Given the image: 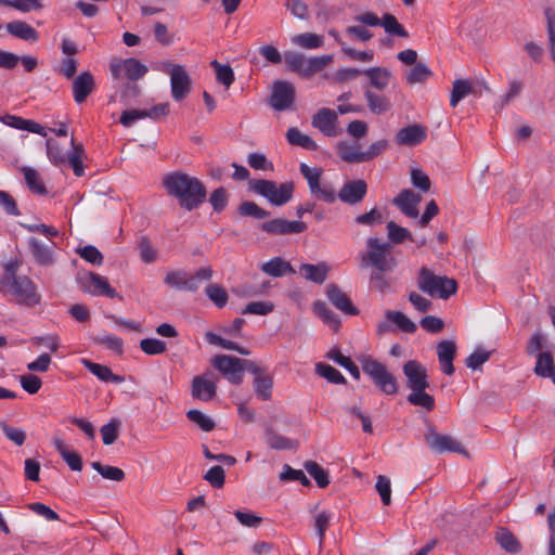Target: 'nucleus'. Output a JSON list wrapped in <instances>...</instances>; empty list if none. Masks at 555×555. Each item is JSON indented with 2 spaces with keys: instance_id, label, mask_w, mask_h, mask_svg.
Returning <instances> with one entry per match:
<instances>
[{
  "instance_id": "f257e3e1",
  "label": "nucleus",
  "mask_w": 555,
  "mask_h": 555,
  "mask_svg": "<svg viewBox=\"0 0 555 555\" xmlns=\"http://www.w3.org/2000/svg\"><path fill=\"white\" fill-rule=\"evenodd\" d=\"M163 182L168 194L176 197L180 206L189 211L206 199V188L196 177L177 171L165 176Z\"/></svg>"
},
{
  "instance_id": "f03ea898",
  "label": "nucleus",
  "mask_w": 555,
  "mask_h": 555,
  "mask_svg": "<svg viewBox=\"0 0 555 555\" xmlns=\"http://www.w3.org/2000/svg\"><path fill=\"white\" fill-rule=\"evenodd\" d=\"M0 291L22 306L34 307L41 301V295L36 283L27 275L7 272L0 279Z\"/></svg>"
},
{
  "instance_id": "7ed1b4c3",
  "label": "nucleus",
  "mask_w": 555,
  "mask_h": 555,
  "mask_svg": "<svg viewBox=\"0 0 555 555\" xmlns=\"http://www.w3.org/2000/svg\"><path fill=\"white\" fill-rule=\"evenodd\" d=\"M47 156L51 164L57 167L68 165L76 177L85 175L83 159L86 152L81 144H76L74 139L70 141V150L64 152L63 149L52 139L46 142Z\"/></svg>"
},
{
  "instance_id": "20e7f679",
  "label": "nucleus",
  "mask_w": 555,
  "mask_h": 555,
  "mask_svg": "<svg viewBox=\"0 0 555 555\" xmlns=\"http://www.w3.org/2000/svg\"><path fill=\"white\" fill-rule=\"evenodd\" d=\"M361 369L375 387L385 395H397L399 385L396 376L390 373L387 366L371 356L362 354L358 358Z\"/></svg>"
},
{
  "instance_id": "39448f33",
  "label": "nucleus",
  "mask_w": 555,
  "mask_h": 555,
  "mask_svg": "<svg viewBox=\"0 0 555 555\" xmlns=\"http://www.w3.org/2000/svg\"><path fill=\"white\" fill-rule=\"evenodd\" d=\"M420 291L431 297L448 299L456 293L457 283L455 280L443 275H436L427 268H422L417 276Z\"/></svg>"
},
{
  "instance_id": "423d86ee",
  "label": "nucleus",
  "mask_w": 555,
  "mask_h": 555,
  "mask_svg": "<svg viewBox=\"0 0 555 555\" xmlns=\"http://www.w3.org/2000/svg\"><path fill=\"white\" fill-rule=\"evenodd\" d=\"M255 193L263 196L270 204L282 206L291 201L294 192L292 182L276 183L270 180H256L251 182Z\"/></svg>"
},
{
  "instance_id": "0eeeda50",
  "label": "nucleus",
  "mask_w": 555,
  "mask_h": 555,
  "mask_svg": "<svg viewBox=\"0 0 555 555\" xmlns=\"http://www.w3.org/2000/svg\"><path fill=\"white\" fill-rule=\"evenodd\" d=\"M388 244L376 237L367 240V253L362 257L363 266L371 264L379 271H390L395 264L389 257Z\"/></svg>"
},
{
  "instance_id": "6e6552de",
  "label": "nucleus",
  "mask_w": 555,
  "mask_h": 555,
  "mask_svg": "<svg viewBox=\"0 0 555 555\" xmlns=\"http://www.w3.org/2000/svg\"><path fill=\"white\" fill-rule=\"evenodd\" d=\"M427 447L435 453L455 452L468 456L466 449L451 435L439 434L434 426H428L425 435Z\"/></svg>"
},
{
  "instance_id": "1a4fd4ad",
  "label": "nucleus",
  "mask_w": 555,
  "mask_h": 555,
  "mask_svg": "<svg viewBox=\"0 0 555 555\" xmlns=\"http://www.w3.org/2000/svg\"><path fill=\"white\" fill-rule=\"evenodd\" d=\"M211 364L231 384L238 385L242 383L245 364L243 359L227 354H219L212 358Z\"/></svg>"
},
{
  "instance_id": "9d476101",
  "label": "nucleus",
  "mask_w": 555,
  "mask_h": 555,
  "mask_svg": "<svg viewBox=\"0 0 555 555\" xmlns=\"http://www.w3.org/2000/svg\"><path fill=\"white\" fill-rule=\"evenodd\" d=\"M109 69L115 79L126 77L130 80L141 79L149 70L142 62L134 57L113 59L109 63Z\"/></svg>"
},
{
  "instance_id": "9b49d317",
  "label": "nucleus",
  "mask_w": 555,
  "mask_h": 555,
  "mask_svg": "<svg viewBox=\"0 0 555 555\" xmlns=\"http://www.w3.org/2000/svg\"><path fill=\"white\" fill-rule=\"evenodd\" d=\"M218 378L212 372H205L193 377L191 383V396L199 401L212 400L217 392Z\"/></svg>"
},
{
  "instance_id": "f8f14e48",
  "label": "nucleus",
  "mask_w": 555,
  "mask_h": 555,
  "mask_svg": "<svg viewBox=\"0 0 555 555\" xmlns=\"http://www.w3.org/2000/svg\"><path fill=\"white\" fill-rule=\"evenodd\" d=\"M80 285L83 292L93 296H105L107 298H116L118 296L115 288H113L108 280L99 273L89 272L80 278Z\"/></svg>"
},
{
  "instance_id": "ddd939ff",
  "label": "nucleus",
  "mask_w": 555,
  "mask_h": 555,
  "mask_svg": "<svg viewBox=\"0 0 555 555\" xmlns=\"http://www.w3.org/2000/svg\"><path fill=\"white\" fill-rule=\"evenodd\" d=\"M403 374L406 378V386L412 390H426L429 387L427 369L416 360L404 363Z\"/></svg>"
},
{
  "instance_id": "4468645a",
  "label": "nucleus",
  "mask_w": 555,
  "mask_h": 555,
  "mask_svg": "<svg viewBox=\"0 0 555 555\" xmlns=\"http://www.w3.org/2000/svg\"><path fill=\"white\" fill-rule=\"evenodd\" d=\"M28 247L35 262L42 267H51L56 261V253L54 249V243L46 244L36 237H29Z\"/></svg>"
},
{
  "instance_id": "2eb2a0df",
  "label": "nucleus",
  "mask_w": 555,
  "mask_h": 555,
  "mask_svg": "<svg viewBox=\"0 0 555 555\" xmlns=\"http://www.w3.org/2000/svg\"><path fill=\"white\" fill-rule=\"evenodd\" d=\"M294 94V88L289 82L276 81L272 88L270 105L275 111H285L292 106Z\"/></svg>"
},
{
  "instance_id": "dca6fc26",
  "label": "nucleus",
  "mask_w": 555,
  "mask_h": 555,
  "mask_svg": "<svg viewBox=\"0 0 555 555\" xmlns=\"http://www.w3.org/2000/svg\"><path fill=\"white\" fill-rule=\"evenodd\" d=\"M325 295L332 305L348 315H357L359 310L354 307L349 296L336 284H328L325 287Z\"/></svg>"
},
{
  "instance_id": "f3484780",
  "label": "nucleus",
  "mask_w": 555,
  "mask_h": 555,
  "mask_svg": "<svg viewBox=\"0 0 555 555\" xmlns=\"http://www.w3.org/2000/svg\"><path fill=\"white\" fill-rule=\"evenodd\" d=\"M367 192L366 182L362 179L347 181L339 190L337 197L346 204L356 205L362 202Z\"/></svg>"
},
{
  "instance_id": "a211bd4d",
  "label": "nucleus",
  "mask_w": 555,
  "mask_h": 555,
  "mask_svg": "<svg viewBox=\"0 0 555 555\" xmlns=\"http://www.w3.org/2000/svg\"><path fill=\"white\" fill-rule=\"evenodd\" d=\"M305 229L306 224L298 220L288 221L286 219H272L261 224L262 231L274 235L300 233Z\"/></svg>"
},
{
  "instance_id": "6ab92c4d",
  "label": "nucleus",
  "mask_w": 555,
  "mask_h": 555,
  "mask_svg": "<svg viewBox=\"0 0 555 555\" xmlns=\"http://www.w3.org/2000/svg\"><path fill=\"white\" fill-rule=\"evenodd\" d=\"M192 80L191 77L182 65L170 77V91L175 101L183 100L191 91Z\"/></svg>"
},
{
  "instance_id": "aec40b11",
  "label": "nucleus",
  "mask_w": 555,
  "mask_h": 555,
  "mask_svg": "<svg viewBox=\"0 0 555 555\" xmlns=\"http://www.w3.org/2000/svg\"><path fill=\"white\" fill-rule=\"evenodd\" d=\"M314 127L326 137L338 135L337 114L330 108H321L314 114Z\"/></svg>"
},
{
  "instance_id": "412c9836",
  "label": "nucleus",
  "mask_w": 555,
  "mask_h": 555,
  "mask_svg": "<svg viewBox=\"0 0 555 555\" xmlns=\"http://www.w3.org/2000/svg\"><path fill=\"white\" fill-rule=\"evenodd\" d=\"M427 138L426 129L421 125H410L400 129L396 134V143L403 146H415Z\"/></svg>"
},
{
  "instance_id": "4be33fe9",
  "label": "nucleus",
  "mask_w": 555,
  "mask_h": 555,
  "mask_svg": "<svg viewBox=\"0 0 555 555\" xmlns=\"http://www.w3.org/2000/svg\"><path fill=\"white\" fill-rule=\"evenodd\" d=\"M95 86L94 77L90 72L80 73L73 80V98L77 104L83 103Z\"/></svg>"
},
{
  "instance_id": "5701e85b",
  "label": "nucleus",
  "mask_w": 555,
  "mask_h": 555,
  "mask_svg": "<svg viewBox=\"0 0 555 555\" xmlns=\"http://www.w3.org/2000/svg\"><path fill=\"white\" fill-rule=\"evenodd\" d=\"M456 354V344L454 340H441L437 344V357L441 365V370L447 375L454 373L453 360Z\"/></svg>"
},
{
  "instance_id": "b1692460",
  "label": "nucleus",
  "mask_w": 555,
  "mask_h": 555,
  "mask_svg": "<svg viewBox=\"0 0 555 555\" xmlns=\"http://www.w3.org/2000/svg\"><path fill=\"white\" fill-rule=\"evenodd\" d=\"M284 61L289 70L300 76L308 77L312 74V57L305 56L296 51H286Z\"/></svg>"
},
{
  "instance_id": "393cba45",
  "label": "nucleus",
  "mask_w": 555,
  "mask_h": 555,
  "mask_svg": "<svg viewBox=\"0 0 555 555\" xmlns=\"http://www.w3.org/2000/svg\"><path fill=\"white\" fill-rule=\"evenodd\" d=\"M421 195L411 190H403L393 199V204L408 217L416 218L418 216L417 206L421 203Z\"/></svg>"
},
{
  "instance_id": "a878e982",
  "label": "nucleus",
  "mask_w": 555,
  "mask_h": 555,
  "mask_svg": "<svg viewBox=\"0 0 555 555\" xmlns=\"http://www.w3.org/2000/svg\"><path fill=\"white\" fill-rule=\"evenodd\" d=\"M165 284L183 292H195L197 284L195 278L183 270L169 271L165 276Z\"/></svg>"
},
{
  "instance_id": "bb28decb",
  "label": "nucleus",
  "mask_w": 555,
  "mask_h": 555,
  "mask_svg": "<svg viewBox=\"0 0 555 555\" xmlns=\"http://www.w3.org/2000/svg\"><path fill=\"white\" fill-rule=\"evenodd\" d=\"M21 62L26 72L30 73L38 66V60L31 55L20 57L13 52L0 50V68L12 69Z\"/></svg>"
},
{
  "instance_id": "cd10ccee",
  "label": "nucleus",
  "mask_w": 555,
  "mask_h": 555,
  "mask_svg": "<svg viewBox=\"0 0 555 555\" xmlns=\"http://www.w3.org/2000/svg\"><path fill=\"white\" fill-rule=\"evenodd\" d=\"M80 362L90 373L104 383L121 384L125 380L124 376L114 374L106 365L94 363L85 358Z\"/></svg>"
},
{
  "instance_id": "c85d7f7f",
  "label": "nucleus",
  "mask_w": 555,
  "mask_h": 555,
  "mask_svg": "<svg viewBox=\"0 0 555 555\" xmlns=\"http://www.w3.org/2000/svg\"><path fill=\"white\" fill-rule=\"evenodd\" d=\"M5 28L11 36L25 41L36 42L39 39L38 31L24 21H12Z\"/></svg>"
},
{
  "instance_id": "c756f323",
  "label": "nucleus",
  "mask_w": 555,
  "mask_h": 555,
  "mask_svg": "<svg viewBox=\"0 0 555 555\" xmlns=\"http://www.w3.org/2000/svg\"><path fill=\"white\" fill-rule=\"evenodd\" d=\"M260 269L263 273L273 278H280L286 274L295 273V269L291 266V263L281 257H274L269 261L261 263Z\"/></svg>"
},
{
  "instance_id": "7c9ffc66",
  "label": "nucleus",
  "mask_w": 555,
  "mask_h": 555,
  "mask_svg": "<svg viewBox=\"0 0 555 555\" xmlns=\"http://www.w3.org/2000/svg\"><path fill=\"white\" fill-rule=\"evenodd\" d=\"M53 444L72 470L80 472L82 469L81 456L77 452L68 450L62 439L54 438Z\"/></svg>"
},
{
  "instance_id": "2f4dec72",
  "label": "nucleus",
  "mask_w": 555,
  "mask_h": 555,
  "mask_svg": "<svg viewBox=\"0 0 555 555\" xmlns=\"http://www.w3.org/2000/svg\"><path fill=\"white\" fill-rule=\"evenodd\" d=\"M470 93H476V89L473 83L465 79H456L453 81L450 105L455 107L460 101L466 98Z\"/></svg>"
},
{
  "instance_id": "473e14b6",
  "label": "nucleus",
  "mask_w": 555,
  "mask_h": 555,
  "mask_svg": "<svg viewBox=\"0 0 555 555\" xmlns=\"http://www.w3.org/2000/svg\"><path fill=\"white\" fill-rule=\"evenodd\" d=\"M534 372L541 377H550L555 384V367L553 357L550 352L538 354Z\"/></svg>"
},
{
  "instance_id": "72a5a7b5",
  "label": "nucleus",
  "mask_w": 555,
  "mask_h": 555,
  "mask_svg": "<svg viewBox=\"0 0 555 555\" xmlns=\"http://www.w3.org/2000/svg\"><path fill=\"white\" fill-rule=\"evenodd\" d=\"M364 74L369 77L370 83L378 90H384L391 78V73L384 67H372L364 70Z\"/></svg>"
},
{
  "instance_id": "f704fd0d",
  "label": "nucleus",
  "mask_w": 555,
  "mask_h": 555,
  "mask_svg": "<svg viewBox=\"0 0 555 555\" xmlns=\"http://www.w3.org/2000/svg\"><path fill=\"white\" fill-rule=\"evenodd\" d=\"M387 321L395 324L404 333H414L417 328L416 324L408 318L403 312L387 310L385 312Z\"/></svg>"
},
{
  "instance_id": "c9c22d12",
  "label": "nucleus",
  "mask_w": 555,
  "mask_h": 555,
  "mask_svg": "<svg viewBox=\"0 0 555 555\" xmlns=\"http://www.w3.org/2000/svg\"><path fill=\"white\" fill-rule=\"evenodd\" d=\"M364 95L367 106L373 114H384L391 107L390 101L384 95H378L370 90H366Z\"/></svg>"
},
{
  "instance_id": "e433bc0d",
  "label": "nucleus",
  "mask_w": 555,
  "mask_h": 555,
  "mask_svg": "<svg viewBox=\"0 0 555 555\" xmlns=\"http://www.w3.org/2000/svg\"><path fill=\"white\" fill-rule=\"evenodd\" d=\"M205 338L207 343L210 345L218 346L227 350H233L243 356H248L250 353L248 349L240 347L236 343L222 338L220 335L216 333L207 332Z\"/></svg>"
},
{
  "instance_id": "4c0bfd02",
  "label": "nucleus",
  "mask_w": 555,
  "mask_h": 555,
  "mask_svg": "<svg viewBox=\"0 0 555 555\" xmlns=\"http://www.w3.org/2000/svg\"><path fill=\"white\" fill-rule=\"evenodd\" d=\"M338 154L347 163L365 162L364 152L360 151L358 144L340 143Z\"/></svg>"
},
{
  "instance_id": "58836bf2",
  "label": "nucleus",
  "mask_w": 555,
  "mask_h": 555,
  "mask_svg": "<svg viewBox=\"0 0 555 555\" xmlns=\"http://www.w3.org/2000/svg\"><path fill=\"white\" fill-rule=\"evenodd\" d=\"M314 312L333 331H337L339 328V318L324 302H314Z\"/></svg>"
},
{
  "instance_id": "ea45409f",
  "label": "nucleus",
  "mask_w": 555,
  "mask_h": 555,
  "mask_svg": "<svg viewBox=\"0 0 555 555\" xmlns=\"http://www.w3.org/2000/svg\"><path fill=\"white\" fill-rule=\"evenodd\" d=\"M266 442L275 450H291L295 448V441L275 433L271 428L266 430Z\"/></svg>"
},
{
  "instance_id": "a19ab883",
  "label": "nucleus",
  "mask_w": 555,
  "mask_h": 555,
  "mask_svg": "<svg viewBox=\"0 0 555 555\" xmlns=\"http://www.w3.org/2000/svg\"><path fill=\"white\" fill-rule=\"evenodd\" d=\"M406 399L412 405L421 406L428 412L435 409L434 397L425 390H412Z\"/></svg>"
},
{
  "instance_id": "79ce46f5",
  "label": "nucleus",
  "mask_w": 555,
  "mask_h": 555,
  "mask_svg": "<svg viewBox=\"0 0 555 555\" xmlns=\"http://www.w3.org/2000/svg\"><path fill=\"white\" fill-rule=\"evenodd\" d=\"M273 382L269 375H258L254 379V390L261 400H269L272 395Z\"/></svg>"
},
{
  "instance_id": "37998d69",
  "label": "nucleus",
  "mask_w": 555,
  "mask_h": 555,
  "mask_svg": "<svg viewBox=\"0 0 555 555\" xmlns=\"http://www.w3.org/2000/svg\"><path fill=\"white\" fill-rule=\"evenodd\" d=\"M328 358L347 370L354 379H360V370L349 357L344 356L339 350H332L328 352Z\"/></svg>"
},
{
  "instance_id": "c03bdc74",
  "label": "nucleus",
  "mask_w": 555,
  "mask_h": 555,
  "mask_svg": "<svg viewBox=\"0 0 555 555\" xmlns=\"http://www.w3.org/2000/svg\"><path fill=\"white\" fill-rule=\"evenodd\" d=\"M210 65L215 68L217 81L223 85L225 89H229L234 81V73L231 66L220 64L216 60Z\"/></svg>"
},
{
  "instance_id": "a18cd8bd",
  "label": "nucleus",
  "mask_w": 555,
  "mask_h": 555,
  "mask_svg": "<svg viewBox=\"0 0 555 555\" xmlns=\"http://www.w3.org/2000/svg\"><path fill=\"white\" fill-rule=\"evenodd\" d=\"M91 467L105 479L113 481H121L125 479V473L119 467L102 465L100 462H92Z\"/></svg>"
},
{
  "instance_id": "49530a36",
  "label": "nucleus",
  "mask_w": 555,
  "mask_h": 555,
  "mask_svg": "<svg viewBox=\"0 0 555 555\" xmlns=\"http://www.w3.org/2000/svg\"><path fill=\"white\" fill-rule=\"evenodd\" d=\"M22 171L24 173V178L29 190L37 194H44L46 188L41 182L40 176L37 170L31 167H23Z\"/></svg>"
},
{
  "instance_id": "de8ad7c7",
  "label": "nucleus",
  "mask_w": 555,
  "mask_h": 555,
  "mask_svg": "<svg viewBox=\"0 0 555 555\" xmlns=\"http://www.w3.org/2000/svg\"><path fill=\"white\" fill-rule=\"evenodd\" d=\"M522 89H524V86L519 80L509 81L506 92L499 98L495 106L499 109H502L507 104H509L514 99L519 96Z\"/></svg>"
},
{
  "instance_id": "09e8293b",
  "label": "nucleus",
  "mask_w": 555,
  "mask_h": 555,
  "mask_svg": "<svg viewBox=\"0 0 555 555\" xmlns=\"http://www.w3.org/2000/svg\"><path fill=\"white\" fill-rule=\"evenodd\" d=\"M433 75L429 67L423 63L415 64L406 72V81L410 85H415L425 81Z\"/></svg>"
},
{
  "instance_id": "8fccbe9b",
  "label": "nucleus",
  "mask_w": 555,
  "mask_h": 555,
  "mask_svg": "<svg viewBox=\"0 0 555 555\" xmlns=\"http://www.w3.org/2000/svg\"><path fill=\"white\" fill-rule=\"evenodd\" d=\"M379 26H383L385 31L389 35H396L403 38H406L409 36L404 27L391 14H384V16L380 20Z\"/></svg>"
},
{
  "instance_id": "3c124183",
  "label": "nucleus",
  "mask_w": 555,
  "mask_h": 555,
  "mask_svg": "<svg viewBox=\"0 0 555 555\" xmlns=\"http://www.w3.org/2000/svg\"><path fill=\"white\" fill-rule=\"evenodd\" d=\"M314 198L332 203L336 198L334 189L331 185L322 184L319 172L314 169Z\"/></svg>"
},
{
  "instance_id": "603ef678",
  "label": "nucleus",
  "mask_w": 555,
  "mask_h": 555,
  "mask_svg": "<svg viewBox=\"0 0 555 555\" xmlns=\"http://www.w3.org/2000/svg\"><path fill=\"white\" fill-rule=\"evenodd\" d=\"M496 541L506 552L516 553L519 551V543L515 535L508 530L501 528L496 532Z\"/></svg>"
},
{
  "instance_id": "864d4df0",
  "label": "nucleus",
  "mask_w": 555,
  "mask_h": 555,
  "mask_svg": "<svg viewBox=\"0 0 555 555\" xmlns=\"http://www.w3.org/2000/svg\"><path fill=\"white\" fill-rule=\"evenodd\" d=\"M315 370L320 376H322L330 383H334V384H345L346 383V378L343 376V374L335 367L331 366L330 364L318 363L315 366Z\"/></svg>"
},
{
  "instance_id": "5fc2aeb1",
  "label": "nucleus",
  "mask_w": 555,
  "mask_h": 555,
  "mask_svg": "<svg viewBox=\"0 0 555 555\" xmlns=\"http://www.w3.org/2000/svg\"><path fill=\"white\" fill-rule=\"evenodd\" d=\"M186 416L204 431H211L215 428V421L199 410H189Z\"/></svg>"
},
{
  "instance_id": "6e6d98bb",
  "label": "nucleus",
  "mask_w": 555,
  "mask_h": 555,
  "mask_svg": "<svg viewBox=\"0 0 555 555\" xmlns=\"http://www.w3.org/2000/svg\"><path fill=\"white\" fill-rule=\"evenodd\" d=\"M76 253L87 262L101 266L103 263L102 253L93 245H86L76 249Z\"/></svg>"
},
{
  "instance_id": "4d7b16f0",
  "label": "nucleus",
  "mask_w": 555,
  "mask_h": 555,
  "mask_svg": "<svg viewBox=\"0 0 555 555\" xmlns=\"http://www.w3.org/2000/svg\"><path fill=\"white\" fill-rule=\"evenodd\" d=\"M0 427L4 436L15 446L21 447L25 443L26 433L22 428L10 426L5 422H0Z\"/></svg>"
},
{
  "instance_id": "13d9d810",
  "label": "nucleus",
  "mask_w": 555,
  "mask_h": 555,
  "mask_svg": "<svg viewBox=\"0 0 555 555\" xmlns=\"http://www.w3.org/2000/svg\"><path fill=\"white\" fill-rule=\"evenodd\" d=\"M205 293L207 297L218 307L222 308L228 301V294L225 289L217 284H210L206 287Z\"/></svg>"
},
{
  "instance_id": "bf43d9fd",
  "label": "nucleus",
  "mask_w": 555,
  "mask_h": 555,
  "mask_svg": "<svg viewBox=\"0 0 555 555\" xmlns=\"http://www.w3.org/2000/svg\"><path fill=\"white\" fill-rule=\"evenodd\" d=\"M281 481H299L304 486H309L310 481L308 477L300 469H294L289 465L285 464L283 470L280 474Z\"/></svg>"
},
{
  "instance_id": "052dcab7",
  "label": "nucleus",
  "mask_w": 555,
  "mask_h": 555,
  "mask_svg": "<svg viewBox=\"0 0 555 555\" xmlns=\"http://www.w3.org/2000/svg\"><path fill=\"white\" fill-rule=\"evenodd\" d=\"M286 138L289 144L297 145L304 149L312 147V139L309 135L301 133L297 128H289L286 132Z\"/></svg>"
},
{
  "instance_id": "680f3d73",
  "label": "nucleus",
  "mask_w": 555,
  "mask_h": 555,
  "mask_svg": "<svg viewBox=\"0 0 555 555\" xmlns=\"http://www.w3.org/2000/svg\"><path fill=\"white\" fill-rule=\"evenodd\" d=\"M140 348L144 353L155 356L166 351V344L160 339L144 338L140 341Z\"/></svg>"
},
{
  "instance_id": "e2e57ef3",
  "label": "nucleus",
  "mask_w": 555,
  "mask_h": 555,
  "mask_svg": "<svg viewBox=\"0 0 555 555\" xmlns=\"http://www.w3.org/2000/svg\"><path fill=\"white\" fill-rule=\"evenodd\" d=\"M545 16L550 54L552 61L555 62V13L547 9L545 10Z\"/></svg>"
},
{
  "instance_id": "0e129e2a",
  "label": "nucleus",
  "mask_w": 555,
  "mask_h": 555,
  "mask_svg": "<svg viewBox=\"0 0 555 555\" xmlns=\"http://www.w3.org/2000/svg\"><path fill=\"white\" fill-rule=\"evenodd\" d=\"M274 309L271 301H251L243 310L244 314L267 315Z\"/></svg>"
},
{
  "instance_id": "69168bd1",
  "label": "nucleus",
  "mask_w": 555,
  "mask_h": 555,
  "mask_svg": "<svg viewBox=\"0 0 555 555\" xmlns=\"http://www.w3.org/2000/svg\"><path fill=\"white\" fill-rule=\"evenodd\" d=\"M490 351H487L482 348H477L472 352L467 359H466V365L467 367L476 371L478 370L483 363H486L490 359Z\"/></svg>"
},
{
  "instance_id": "338daca9",
  "label": "nucleus",
  "mask_w": 555,
  "mask_h": 555,
  "mask_svg": "<svg viewBox=\"0 0 555 555\" xmlns=\"http://www.w3.org/2000/svg\"><path fill=\"white\" fill-rule=\"evenodd\" d=\"M387 230L389 240L396 244L402 243L408 238L413 240L408 229L398 225L393 221L388 222Z\"/></svg>"
},
{
  "instance_id": "774afa93",
  "label": "nucleus",
  "mask_w": 555,
  "mask_h": 555,
  "mask_svg": "<svg viewBox=\"0 0 555 555\" xmlns=\"http://www.w3.org/2000/svg\"><path fill=\"white\" fill-rule=\"evenodd\" d=\"M78 67V62L74 57H63L61 64L54 67V72L64 76L66 79L74 78Z\"/></svg>"
}]
</instances>
